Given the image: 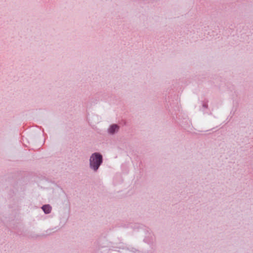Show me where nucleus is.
<instances>
[{
    "mask_svg": "<svg viewBox=\"0 0 253 253\" xmlns=\"http://www.w3.org/2000/svg\"><path fill=\"white\" fill-rule=\"evenodd\" d=\"M102 162V157L98 153H94L90 158V167L96 170Z\"/></svg>",
    "mask_w": 253,
    "mask_h": 253,
    "instance_id": "f257e3e1",
    "label": "nucleus"
},
{
    "mask_svg": "<svg viewBox=\"0 0 253 253\" xmlns=\"http://www.w3.org/2000/svg\"><path fill=\"white\" fill-rule=\"evenodd\" d=\"M119 129V127L117 125H113L110 126L109 129V131L111 133H113L116 130H118Z\"/></svg>",
    "mask_w": 253,
    "mask_h": 253,
    "instance_id": "f03ea898",
    "label": "nucleus"
},
{
    "mask_svg": "<svg viewBox=\"0 0 253 253\" xmlns=\"http://www.w3.org/2000/svg\"><path fill=\"white\" fill-rule=\"evenodd\" d=\"M42 209L45 213H49L51 211V207L49 205H44L42 207Z\"/></svg>",
    "mask_w": 253,
    "mask_h": 253,
    "instance_id": "7ed1b4c3",
    "label": "nucleus"
}]
</instances>
